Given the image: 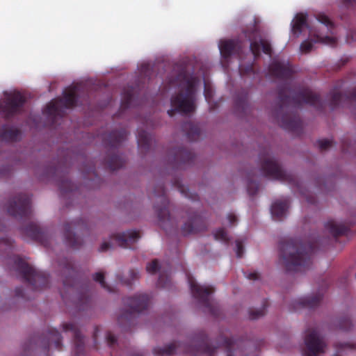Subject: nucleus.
Masks as SVG:
<instances>
[{
	"instance_id": "1",
	"label": "nucleus",
	"mask_w": 356,
	"mask_h": 356,
	"mask_svg": "<svg viewBox=\"0 0 356 356\" xmlns=\"http://www.w3.org/2000/svg\"><path fill=\"white\" fill-rule=\"evenodd\" d=\"M288 90L286 85L279 87L278 106L273 111V115L284 129L298 133L302 130V122L296 110L305 104L321 111L324 108V102L319 95L308 87L300 86L293 97L286 94Z\"/></svg>"
},
{
	"instance_id": "2",
	"label": "nucleus",
	"mask_w": 356,
	"mask_h": 356,
	"mask_svg": "<svg viewBox=\"0 0 356 356\" xmlns=\"http://www.w3.org/2000/svg\"><path fill=\"white\" fill-rule=\"evenodd\" d=\"M169 79V86H177L179 91L171 97L172 108L168 111V114L172 117L177 112L185 115L193 113L195 109V93L200 79L189 73L183 65H176Z\"/></svg>"
},
{
	"instance_id": "3",
	"label": "nucleus",
	"mask_w": 356,
	"mask_h": 356,
	"mask_svg": "<svg viewBox=\"0 0 356 356\" xmlns=\"http://www.w3.org/2000/svg\"><path fill=\"white\" fill-rule=\"evenodd\" d=\"M194 346H189L179 342H173L163 348L156 347L153 353L157 356H170L177 353H202L207 356H213L219 347H223L227 352V356H234L236 348H238L241 341L232 338L220 336L217 341V346H213L204 331L197 333L192 339Z\"/></svg>"
},
{
	"instance_id": "4",
	"label": "nucleus",
	"mask_w": 356,
	"mask_h": 356,
	"mask_svg": "<svg viewBox=\"0 0 356 356\" xmlns=\"http://www.w3.org/2000/svg\"><path fill=\"white\" fill-rule=\"evenodd\" d=\"M317 248L316 243L303 242L299 238L284 239L279 245L280 256L287 272H303L312 265V257Z\"/></svg>"
},
{
	"instance_id": "5",
	"label": "nucleus",
	"mask_w": 356,
	"mask_h": 356,
	"mask_svg": "<svg viewBox=\"0 0 356 356\" xmlns=\"http://www.w3.org/2000/svg\"><path fill=\"white\" fill-rule=\"evenodd\" d=\"M13 241L8 238H0V255L4 257L9 264L18 272L24 282L31 286L33 290H41L48 286L49 276L42 271L37 270L19 256L13 254Z\"/></svg>"
},
{
	"instance_id": "6",
	"label": "nucleus",
	"mask_w": 356,
	"mask_h": 356,
	"mask_svg": "<svg viewBox=\"0 0 356 356\" xmlns=\"http://www.w3.org/2000/svg\"><path fill=\"white\" fill-rule=\"evenodd\" d=\"M7 211L17 219L28 221L26 225L21 227V232L24 237L47 245L46 232L37 223L31 221V197L29 195L19 193L11 198L7 204Z\"/></svg>"
},
{
	"instance_id": "7",
	"label": "nucleus",
	"mask_w": 356,
	"mask_h": 356,
	"mask_svg": "<svg viewBox=\"0 0 356 356\" xmlns=\"http://www.w3.org/2000/svg\"><path fill=\"white\" fill-rule=\"evenodd\" d=\"M127 131L125 129L114 130L103 136V140L107 149L104 162L107 168L114 171L121 168L125 163L122 155L118 154V148L126 140Z\"/></svg>"
},
{
	"instance_id": "8",
	"label": "nucleus",
	"mask_w": 356,
	"mask_h": 356,
	"mask_svg": "<svg viewBox=\"0 0 356 356\" xmlns=\"http://www.w3.org/2000/svg\"><path fill=\"white\" fill-rule=\"evenodd\" d=\"M154 195L156 197L154 209L157 214L160 226L166 232H177V222L169 212V200L165 194V189L163 184H157L154 189Z\"/></svg>"
},
{
	"instance_id": "9",
	"label": "nucleus",
	"mask_w": 356,
	"mask_h": 356,
	"mask_svg": "<svg viewBox=\"0 0 356 356\" xmlns=\"http://www.w3.org/2000/svg\"><path fill=\"white\" fill-rule=\"evenodd\" d=\"M68 169L67 167V159L60 162L56 166L51 168L47 170L48 175H52L56 177L57 185L59 188L60 194L63 199L70 200L66 202V206L69 207L72 204L74 198L79 195L81 189V186H76L68 180L67 174Z\"/></svg>"
},
{
	"instance_id": "10",
	"label": "nucleus",
	"mask_w": 356,
	"mask_h": 356,
	"mask_svg": "<svg viewBox=\"0 0 356 356\" xmlns=\"http://www.w3.org/2000/svg\"><path fill=\"white\" fill-rule=\"evenodd\" d=\"M124 303L127 306L128 309L122 312L118 318V322L120 327L128 329L134 324L136 314L147 309L150 303V297L145 293L136 294L132 297L124 298Z\"/></svg>"
},
{
	"instance_id": "11",
	"label": "nucleus",
	"mask_w": 356,
	"mask_h": 356,
	"mask_svg": "<svg viewBox=\"0 0 356 356\" xmlns=\"http://www.w3.org/2000/svg\"><path fill=\"white\" fill-rule=\"evenodd\" d=\"M259 160L261 169L266 177L289 182V184H297L293 175L283 170L278 161L272 155L269 149H265L260 152Z\"/></svg>"
},
{
	"instance_id": "12",
	"label": "nucleus",
	"mask_w": 356,
	"mask_h": 356,
	"mask_svg": "<svg viewBox=\"0 0 356 356\" xmlns=\"http://www.w3.org/2000/svg\"><path fill=\"white\" fill-rule=\"evenodd\" d=\"M188 282L193 297L207 309L211 314L217 316V307L211 298V295L215 291V289L211 286H203L197 284L191 275H188Z\"/></svg>"
},
{
	"instance_id": "13",
	"label": "nucleus",
	"mask_w": 356,
	"mask_h": 356,
	"mask_svg": "<svg viewBox=\"0 0 356 356\" xmlns=\"http://www.w3.org/2000/svg\"><path fill=\"white\" fill-rule=\"evenodd\" d=\"M77 102V90L76 87L70 88L65 91L63 98L51 101L45 107L44 113L48 115L53 121L58 116L62 115L61 105L65 108H70L76 106Z\"/></svg>"
},
{
	"instance_id": "14",
	"label": "nucleus",
	"mask_w": 356,
	"mask_h": 356,
	"mask_svg": "<svg viewBox=\"0 0 356 356\" xmlns=\"http://www.w3.org/2000/svg\"><path fill=\"white\" fill-rule=\"evenodd\" d=\"M140 238L139 232L127 230L121 233L113 234L109 241H104L99 249V252H106L111 249L114 244L124 248H134V244Z\"/></svg>"
},
{
	"instance_id": "15",
	"label": "nucleus",
	"mask_w": 356,
	"mask_h": 356,
	"mask_svg": "<svg viewBox=\"0 0 356 356\" xmlns=\"http://www.w3.org/2000/svg\"><path fill=\"white\" fill-rule=\"evenodd\" d=\"M305 348L302 356H319L325 353L326 344L316 329H309L305 337ZM334 356H340L335 354Z\"/></svg>"
},
{
	"instance_id": "16",
	"label": "nucleus",
	"mask_w": 356,
	"mask_h": 356,
	"mask_svg": "<svg viewBox=\"0 0 356 356\" xmlns=\"http://www.w3.org/2000/svg\"><path fill=\"white\" fill-rule=\"evenodd\" d=\"M58 266L62 270L63 283L67 292L74 291L81 283L79 272L76 270L74 264L71 259L63 258L58 262Z\"/></svg>"
},
{
	"instance_id": "17",
	"label": "nucleus",
	"mask_w": 356,
	"mask_h": 356,
	"mask_svg": "<svg viewBox=\"0 0 356 356\" xmlns=\"http://www.w3.org/2000/svg\"><path fill=\"white\" fill-rule=\"evenodd\" d=\"M89 228L88 222L83 219L65 223L63 236L67 245L73 249H79L81 246L83 241L72 230L84 232L88 231Z\"/></svg>"
},
{
	"instance_id": "18",
	"label": "nucleus",
	"mask_w": 356,
	"mask_h": 356,
	"mask_svg": "<svg viewBox=\"0 0 356 356\" xmlns=\"http://www.w3.org/2000/svg\"><path fill=\"white\" fill-rule=\"evenodd\" d=\"M26 102L25 97L17 92L8 97L3 104H0V117L6 120L18 113Z\"/></svg>"
},
{
	"instance_id": "19",
	"label": "nucleus",
	"mask_w": 356,
	"mask_h": 356,
	"mask_svg": "<svg viewBox=\"0 0 356 356\" xmlns=\"http://www.w3.org/2000/svg\"><path fill=\"white\" fill-rule=\"evenodd\" d=\"M187 220L181 228L184 236L196 234L207 229V224L202 217L192 209L186 211Z\"/></svg>"
},
{
	"instance_id": "20",
	"label": "nucleus",
	"mask_w": 356,
	"mask_h": 356,
	"mask_svg": "<svg viewBox=\"0 0 356 356\" xmlns=\"http://www.w3.org/2000/svg\"><path fill=\"white\" fill-rule=\"evenodd\" d=\"M170 160L172 168L182 169L193 163L195 154L184 147H179L171 150Z\"/></svg>"
},
{
	"instance_id": "21",
	"label": "nucleus",
	"mask_w": 356,
	"mask_h": 356,
	"mask_svg": "<svg viewBox=\"0 0 356 356\" xmlns=\"http://www.w3.org/2000/svg\"><path fill=\"white\" fill-rule=\"evenodd\" d=\"M269 74L280 80L291 79L293 74V70L289 62L273 60L268 66Z\"/></svg>"
},
{
	"instance_id": "22",
	"label": "nucleus",
	"mask_w": 356,
	"mask_h": 356,
	"mask_svg": "<svg viewBox=\"0 0 356 356\" xmlns=\"http://www.w3.org/2000/svg\"><path fill=\"white\" fill-rule=\"evenodd\" d=\"M62 337L60 332L54 328L48 329L44 336H41L37 339L34 337L33 341L35 343H39L45 351H48L51 343H54V347L60 350L62 349L61 343Z\"/></svg>"
},
{
	"instance_id": "23",
	"label": "nucleus",
	"mask_w": 356,
	"mask_h": 356,
	"mask_svg": "<svg viewBox=\"0 0 356 356\" xmlns=\"http://www.w3.org/2000/svg\"><path fill=\"white\" fill-rule=\"evenodd\" d=\"M329 106L332 110L345 104H356V88L348 95H343L336 89L332 90L329 94Z\"/></svg>"
},
{
	"instance_id": "24",
	"label": "nucleus",
	"mask_w": 356,
	"mask_h": 356,
	"mask_svg": "<svg viewBox=\"0 0 356 356\" xmlns=\"http://www.w3.org/2000/svg\"><path fill=\"white\" fill-rule=\"evenodd\" d=\"M322 300V294L319 292L315 295L307 296L292 301L291 311H296L301 308L314 309L318 307Z\"/></svg>"
},
{
	"instance_id": "25",
	"label": "nucleus",
	"mask_w": 356,
	"mask_h": 356,
	"mask_svg": "<svg viewBox=\"0 0 356 356\" xmlns=\"http://www.w3.org/2000/svg\"><path fill=\"white\" fill-rule=\"evenodd\" d=\"M317 42H321L334 46L337 43V40L333 37L323 36L318 33H314V38L307 39L301 43L300 47V51L302 53H309L312 49L314 44Z\"/></svg>"
},
{
	"instance_id": "26",
	"label": "nucleus",
	"mask_w": 356,
	"mask_h": 356,
	"mask_svg": "<svg viewBox=\"0 0 356 356\" xmlns=\"http://www.w3.org/2000/svg\"><path fill=\"white\" fill-rule=\"evenodd\" d=\"M63 328L65 332H72L74 343V352L77 355L82 354L84 351V339L76 325L74 323H64L63 325Z\"/></svg>"
},
{
	"instance_id": "27",
	"label": "nucleus",
	"mask_w": 356,
	"mask_h": 356,
	"mask_svg": "<svg viewBox=\"0 0 356 356\" xmlns=\"http://www.w3.org/2000/svg\"><path fill=\"white\" fill-rule=\"evenodd\" d=\"M289 200H277L271 205L270 213L275 220H282L285 216L289 207Z\"/></svg>"
},
{
	"instance_id": "28",
	"label": "nucleus",
	"mask_w": 356,
	"mask_h": 356,
	"mask_svg": "<svg viewBox=\"0 0 356 356\" xmlns=\"http://www.w3.org/2000/svg\"><path fill=\"white\" fill-rule=\"evenodd\" d=\"M239 47L238 42L234 40H221L219 44L220 52L224 58H228L237 53Z\"/></svg>"
},
{
	"instance_id": "29",
	"label": "nucleus",
	"mask_w": 356,
	"mask_h": 356,
	"mask_svg": "<svg viewBox=\"0 0 356 356\" xmlns=\"http://www.w3.org/2000/svg\"><path fill=\"white\" fill-rule=\"evenodd\" d=\"M261 49L264 54L271 56L272 48L268 41L264 39H260L259 41H251L250 49L255 58L260 56Z\"/></svg>"
},
{
	"instance_id": "30",
	"label": "nucleus",
	"mask_w": 356,
	"mask_h": 356,
	"mask_svg": "<svg viewBox=\"0 0 356 356\" xmlns=\"http://www.w3.org/2000/svg\"><path fill=\"white\" fill-rule=\"evenodd\" d=\"M21 131L13 127L3 125L0 129V138L5 142H17L20 139Z\"/></svg>"
},
{
	"instance_id": "31",
	"label": "nucleus",
	"mask_w": 356,
	"mask_h": 356,
	"mask_svg": "<svg viewBox=\"0 0 356 356\" xmlns=\"http://www.w3.org/2000/svg\"><path fill=\"white\" fill-rule=\"evenodd\" d=\"M325 229L334 237L348 235L349 228L344 224L338 223L334 220H330L325 224Z\"/></svg>"
},
{
	"instance_id": "32",
	"label": "nucleus",
	"mask_w": 356,
	"mask_h": 356,
	"mask_svg": "<svg viewBox=\"0 0 356 356\" xmlns=\"http://www.w3.org/2000/svg\"><path fill=\"white\" fill-rule=\"evenodd\" d=\"M134 94L135 88L132 86L128 87L127 89L124 90L122 94V96L119 113L118 114L119 116L122 115L127 109L132 106L134 100Z\"/></svg>"
},
{
	"instance_id": "33",
	"label": "nucleus",
	"mask_w": 356,
	"mask_h": 356,
	"mask_svg": "<svg viewBox=\"0 0 356 356\" xmlns=\"http://www.w3.org/2000/svg\"><path fill=\"white\" fill-rule=\"evenodd\" d=\"M152 136L145 130L139 129L137 135V142L141 152L146 153L150 149L153 143Z\"/></svg>"
},
{
	"instance_id": "34",
	"label": "nucleus",
	"mask_w": 356,
	"mask_h": 356,
	"mask_svg": "<svg viewBox=\"0 0 356 356\" xmlns=\"http://www.w3.org/2000/svg\"><path fill=\"white\" fill-rule=\"evenodd\" d=\"M234 107L236 112L241 114H246L249 109L248 92L245 90H242L236 94Z\"/></svg>"
},
{
	"instance_id": "35",
	"label": "nucleus",
	"mask_w": 356,
	"mask_h": 356,
	"mask_svg": "<svg viewBox=\"0 0 356 356\" xmlns=\"http://www.w3.org/2000/svg\"><path fill=\"white\" fill-rule=\"evenodd\" d=\"M183 131L186 133L188 139L190 141L196 140L200 136V129L197 124L191 121L185 122L181 125Z\"/></svg>"
},
{
	"instance_id": "36",
	"label": "nucleus",
	"mask_w": 356,
	"mask_h": 356,
	"mask_svg": "<svg viewBox=\"0 0 356 356\" xmlns=\"http://www.w3.org/2000/svg\"><path fill=\"white\" fill-rule=\"evenodd\" d=\"M305 27H308L307 15L303 13L297 14L292 24L293 32L300 35Z\"/></svg>"
},
{
	"instance_id": "37",
	"label": "nucleus",
	"mask_w": 356,
	"mask_h": 356,
	"mask_svg": "<svg viewBox=\"0 0 356 356\" xmlns=\"http://www.w3.org/2000/svg\"><path fill=\"white\" fill-rule=\"evenodd\" d=\"M173 186H175L178 191L186 197L191 199L193 201L198 200V195L195 193H192L188 186H184L179 179H175L172 183Z\"/></svg>"
},
{
	"instance_id": "38",
	"label": "nucleus",
	"mask_w": 356,
	"mask_h": 356,
	"mask_svg": "<svg viewBox=\"0 0 356 356\" xmlns=\"http://www.w3.org/2000/svg\"><path fill=\"white\" fill-rule=\"evenodd\" d=\"M91 304L92 298L88 291L79 295L76 307L79 310L88 309L91 306Z\"/></svg>"
},
{
	"instance_id": "39",
	"label": "nucleus",
	"mask_w": 356,
	"mask_h": 356,
	"mask_svg": "<svg viewBox=\"0 0 356 356\" xmlns=\"http://www.w3.org/2000/svg\"><path fill=\"white\" fill-rule=\"evenodd\" d=\"M157 285L163 289H170L171 287V277L169 272H161L160 273Z\"/></svg>"
},
{
	"instance_id": "40",
	"label": "nucleus",
	"mask_w": 356,
	"mask_h": 356,
	"mask_svg": "<svg viewBox=\"0 0 356 356\" xmlns=\"http://www.w3.org/2000/svg\"><path fill=\"white\" fill-rule=\"evenodd\" d=\"M268 306V300L265 299L262 303V307L256 309V310H250L249 312V317L252 320H256L261 316H263L266 314V309Z\"/></svg>"
},
{
	"instance_id": "41",
	"label": "nucleus",
	"mask_w": 356,
	"mask_h": 356,
	"mask_svg": "<svg viewBox=\"0 0 356 356\" xmlns=\"http://www.w3.org/2000/svg\"><path fill=\"white\" fill-rule=\"evenodd\" d=\"M247 191L250 196L255 195L259 191V184L252 180L250 173L247 177Z\"/></svg>"
},
{
	"instance_id": "42",
	"label": "nucleus",
	"mask_w": 356,
	"mask_h": 356,
	"mask_svg": "<svg viewBox=\"0 0 356 356\" xmlns=\"http://www.w3.org/2000/svg\"><path fill=\"white\" fill-rule=\"evenodd\" d=\"M338 327L339 330L348 331L353 327V323L348 316L342 317L339 320Z\"/></svg>"
},
{
	"instance_id": "43",
	"label": "nucleus",
	"mask_w": 356,
	"mask_h": 356,
	"mask_svg": "<svg viewBox=\"0 0 356 356\" xmlns=\"http://www.w3.org/2000/svg\"><path fill=\"white\" fill-rule=\"evenodd\" d=\"M318 21L323 24L327 29V31H331L334 28V24L329 19V17L325 15L319 14L317 17Z\"/></svg>"
},
{
	"instance_id": "44",
	"label": "nucleus",
	"mask_w": 356,
	"mask_h": 356,
	"mask_svg": "<svg viewBox=\"0 0 356 356\" xmlns=\"http://www.w3.org/2000/svg\"><path fill=\"white\" fill-rule=\"evenodd\" d=\"M214 238L216 240H219L225 243H228L230 240L227 232L224 228L217 229L214 233Z\"/></svg>"
},
{
	"instance_id": "45",
	"label": "nucleus",
	"mask_w": 356,
	"mask_h": 356,
	"mask_svg": "<svg viewBox=\"0 0 356 356\" xmlns=\"http://www.w3.org/2000/svg\"><path fill=\"white\" fill-rule=\"evenodd\" d=\"M93 279L95 281L99 282L102 288L106 289L109 292L111 291L110 286L106 283L104 280V275L103 273L98 272L95 273L93 275Z\"/></svg>"
},
{
	"instance_id": "46",
	"label": "nucleus",
	"mask_w": 356,
	"mask_h": 356,
	"mask_svg": "<svg viewBox=\"0 0 356 356\" xmlns=\"http://www.w3.org/2000/svg\"><path fill=\"white\" fill-rule=\"evenodd\" d=\"M160 266L157 259H154L152 262L147 264L146 266L147 272L149 274H156L159 270Z\"/></svg>"
},
{
	"instance_id": "47",
	"label": "nucleus",
	"mask_w": 356,
	"mask_h": 356,
	"mask_svg": "<svg viewBox=\"0 0 356 356\" xmlns=\"http://www.w3.org/2000/svg\"><path fill=\"white\" fill-rule=\"evenodd\" d=\"M356 145V141H354L353 143L349 140L348 137L343 138L341 140V149L343 152H347L350 149H353V146Z\"/></svg>"
},
{
	"instance_id": "48",
	"label": "nucleus",
	"mask_w": 356,
	"mask_h": 356,
	"mask_svg": "<svg viewBox=\"0 0 356 356\" xmlns=\"http://www.w3.org/2000/svg\"><path fill=\"white\" fill-rule=\"evenodd\" d=\"M129 278L124 281V284L127 286H130L132 282L138 280L140 277L139 272L136 269H131L129 272Z\"/></svg>"
},
{
	"instance_id": "49",
	"label": "nucleus",
	"mask_w": 356,
	"mask_h": 356,
	"mask_svg": "<svg viewBox=\"0 0 356 356\" xmlns=\"http://www.w3.org/2000/svg\"><path fill=\"white\" fill-rule=\"evenodd\" d=\"M318 147L321 151L327 150L332 145V141L328 139L319 140L318 141Z\"/></svg>"
},
{
	"instance_id": "50",
	"label": "nucleus",
	"mask_w": 356,
	"mask_h": 356,
	"mask_svg": "<svg viewBox=\"0 0 356 356\" xmlns=\"http://www.w3.org/2000/svg\"><path fill=\"white\" fill-rule=\"evenodd\" d=\"M239 72H240V74L241 76H245V75H249V74L254 75L256 74L252 65H248L245 68L240 67Z\"/></svg>"
},
{
	"instance_id": "51",
	"label": "nucleus",
	"mask_w": 356,
	"mask_h": 356,
	"mask_svg": "<svg viewBox=\"0 0 356 356\" xmlns=\"http://www.w3.org/2000/svg\"><path fill=\"white\" fill-rule=\"evenodd\" d=\"M106 340L107 344L111 347L114 346L117 343L116 337L111 332H107L106 335Z\"/></svg>"
},
{
	"instance_id": "52",
	"label": "nucleus",
	"mask_w": 356,
	"mask_h": 356,
	"mask_svg": "<svg viewBox=\"0 0 356 356\" xmlns=\"http://www.w3.org/2000/svg\"><path fill=\"white\" fill-rule=\"evenodd\" d=\"M236 257L238 258L242 257V256L243 254V252H244V248H243L242 241H241L239 240H236Z\"/></svg>"
},
{
	"instance_id": "53",
	"label": "nucleus",
	"mask_w": 356,
	"mask_h": 356,
	"mask_svg": "<svg viewBox=\"0 0 356 356\" xmlns=\"http://www.w3.org/2000/svg\"><path fill=\"white\" fill-rule=\"evenodd\" d=\"M336 348L338 350H343L345 348H349V349L353 350V349L356 348V345L353 344V343H339L336 345Z\"/></svg>"
},
{
	"instance_id": "54",
	"label": "nucleus",
	"mask_w": 356,
	"mask_h": 356,
	"mask_svg": "<svg viewBox=\"0 0 356 356\" xmlns=\"http://www.w3.org/2000/svg\"><path fill=\"white\" fill-rule=\"evenodd\" d=\"M212 90L209 89L207 86L205 84L204 86V96L206 99L209 102L212 97Z\"/></svg>"
},
{
	"instance_id": "55",
	"label": "nucleus",
	"mask_w": 356,
	"mask_h": 356,
	"mask_svg": "<svg viewBox=\"0 0 356 356\" xmlns=\"http://www.w3.org/2000/svg\"><path fill=\"white\" fill-rule=\"evenodd\" d=\"M246 277L250 280H257L259 278V274L257 272H252L245 275Z\"/></svg>"
},
{
	"instance_id": "56",
	"label": "nucleus",
	"mask_w": 356,
	"mask_h": 356,
	"mask_svg": "<svg viewBox=\"0 0 356 356\" xmlns=\"http://www.w3.org/2000/svg\"><path fill=\"white\" fill-rule=\"evenodd\" d=\"M227 219L231 225H234L235 222H237V217L234 213H229L227 216Z\"/></svg>"
},
{
	"instance_id": "57",
	"label": "nucleus",
	"mask_w": 356,
	"mask_h": 356,
	"mask_svg": "<svg viewBox=\"0 0 356 356\" xmlns=\"http://www.w3.org/2000/svg\"><path fill=\"white\" fill-rule=\"evenodd\" d=\"M15 293V296L18 298H24V289L22 286L16 287Z\"/></svg>"
},
{
	"instance_id": "58",
	"label": "nucleus",
	"mask_w": 356,
	"mask_h": 356,
	"mask_svg": "<svg viewBox=\"0 0 356 356\" xmlns=\"http://www.w3.org/2000/svg\"><path fill=\"white\" fill-rule=\"evenodd\" d=\"M149 64H143L141 66V72L143 73H144L145 75H148L147 74V72L149 71Z\"/></svg>"
},
{
	"instance_id": "59",
	"label": "nucleus",
	"mask_w": 356,
	"mask_h": 356,
	"mask_svg": "<svg viewBox=\"0 0 356 356\" xmlns=\"http://www.w3.org/2000/svg\"><path fill=\"white\" fill-rule=\"evenodd\" d=\"M99 331V329L98 327H95V330H94V332H93V339H94V343H95V346H96V341H97V333Z\"/></svg>"
},
{
	"instance_id": "60",
	"label": "nucleus",
	"mask_w": 356,
	"mask_h": 356,
	"mask_svg": "<svg viewBox=\"0 0 356 356\" xmlns=\"http://www.w3.org/2000/svg\"><path fill=\"white\" fill-rule=\"evenodd\" d=\"M90 174L96 175L95 169L94 166L90 168L87 172H86V175H90Z\"/></svg>"
},
{
	"instance_id": "61",
	"label": "nucleus",
	"mask_w": 356,
	"mask_h": 356,
	"mask_svg": "<svg viewBox=\"0 0 356 356\" xmlns=\"http://www.w3.org/2000/svg\"><path fill=\"white\" fill-rule=\"evenodd\" d=\"M7 174V170L6 168L0 169V178L6 177Z\"/></svg>"
},
{
	"instance_id": "62",
	"label": "nucleus",
	"mask_w": 356,
	"mask_h": 356,
	"mask_svg": "<svg viewBox=\"0 0 356 356\" xmlns=\"http://www.w3.org/2000/svg\"><path fill=\"white\" fill-rule=\"evenodd\" d=\"M60 296L64 300L67 298V294L65 292L60 291Z\"/></svg>"
},
{
	"instance_id": "63",
	"label": "nucleus",
	"mask_w": 356,
	"mask_h": 356,
	"mask_svg": "<svg viewBox=\"0 0 356 356\" xmlns=\"http://www.w3.org/2000/svg\"><path fill=\"white\" fill-rule=\"evenodd\" d=\"M307 200L309 203H311V204H313L314 203V200L312 199V198H310V197H307Z\"/></svg>"
},
{
	"instance_id": "64",
	"label": "nucleus",
	"mask_w": 356,
	"mask_h": 356,
	"mask_svg": "<svg viewBox=\"0 0 356 356\" xmlns=\"http://www.w3.org/2000/svg\"><path fill=\"white\" fill-rule=\"evenodd\" d=\"M133 356H143V355L139 353H136V354H134Z\"/></svg>"
}]
</instances>
